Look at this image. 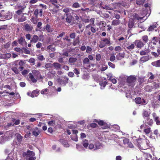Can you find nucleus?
<instances>
[{
  "instance_id": "nucleus-1",
  "label": "nucleus",
  "mask_w": 160,
  "mask_h": 160,
  "mask_svg": "<svg viewBox=\"0 0 160 160\" xmlns=\"http://www.w3.org/2000/svg\"><path fill=\"white\" fill-rule=\"evenodd\" d=\"M136 80L137 78L134 75H130L127 77L126 82L129 87L133 88L135 84Z\"/></svg>"
},
{
  "instance_id": "nucleus-2",
  "label": "nucleus",
  "mask_w": 160,
  "mask_h": 160,
  "mask_svg": "<svg viewBox=\"0 0 160 160\" xmlns=\"http://www.w3.org/2000/svg\"><path fill=\"white\" fill-rule=\"evenodd\" d=\"M35 153L32 151L28 150L27 152H23L22 156L23 157H26L29 158L28 160H35L36 158L35 156Z\"/></svg>"
},
{
  "instance_id": "nucleus-3",
  "label": "nucleus",
  "mask_w": 160,
  "mask_h": 160,
  "mask_svg": "<svg viewBox=\"0 0 160 160\" xmlns=\"http://www.w3.org/2000/svg\"><path fill=\"white\" fill-rule=\"evenodd\" d=\"M111 42L110 38H102L101 39V41L100 42L99 47L100 48L104 47L106 45H110Z\"/></svg>"
},
{
  "instance_id": "nucleus-4",
  "label": "nucleus",
  "mask_w": 160,
  "mask_h": 160,
  "mask_svg": "<svg viewBox=\"0 0 160 160\" xmlns=\"http://www.w3.org/2000/svg\"><path fill=\"white\" fill-rule=\"evenodd\" d=\"M57 81L61 85L65 86L68 82V78L65 76H62L57 79Z\"/></svg>"
},
{
  "instance_id": "nucleus-5",
  "label": "nucleus",
  "mask_w": 160,
  "mask_h": 160,
  "mask_svg": "<svg viewBox=\"0 0 160 160\" xmlns=\"http://www.w3.org/2000/svg\"><path fill=\"white\" fill-rule=\"evenodd\" d=\"M66 19V21L68 23H70L72 20V16L70 14L65 13L62 18V20Z\"/></svg>"
},
{
  "instance_id": "nucleus-6",
  "label": "nucleus",
  "mask_w": 160,
  "mask_h": 160,
  "mask_svg": "<svg viewBox=\"0 0 160 160\" xmlns=\"http://www.w3.org/2000/svg\"><path fill=\"white\" fill-rule=\"evenodd\" d=\"M135 102L136 104H141L142 105L146 104V101L144 99H141L140 97L135 98Z\"/></svg>"
},
{
  "instance_id": "nucleus-7",
  "label": "nucleus",
  "mask_w": 160,
  "mask_h": 160,
  "mask_svg": "<svg viewBox=\"0 0 160 160\" xmlns=\"http://www.w3.org/2000/svg\"><path fill=\"white\" fill-rule=\"evenodd\" d=\"M149 117H146L145 121H143V122L144 123H146L149 125L151 126L153 123V121L152 119H150Z\"/></svg>"
},
{
  "instance_id": "nucleus-8",
  "label": "nucleus",
  "mask_w": 160,
  "mask_h": 160,
  "mask_svg": "<svg viewBox=\"0 0 160 160\" xmlns=\"http://www.w3.org/2000/svg\"><path fill=\"white\" fill-rule=\"evenodd\" d=\"M51 8L49 10L51 12L52 14H57L58 12L59 11V8H57L54 6H51L50 7Z\"/></svg>"
},
{
  "instance_id": "nucleus-9",
  "label": "nucleus",
  "mask_w": 160,
  "mask_h": 160,
  "mask_svg": "<svg viewBox=\"0 0 160 160\" xmlns=\"http://www.w3.org/2000/svg\"><path fill=\"white\" fill-rule=\"evenodd\" d=\"M25 63V62L23 60H18L14 62V64L17 67L18 65L20 66H23Z\"/></svg>"
},
{
  "instance_id": "nucleus-10",
  "label": "nucleus",
  "mask_w": 160,
  "mask_h": 160,
  "mask_svg": "<svg viewBox=\"0 0 160 160\" xmlns=\"http://www.w3.org/2000/svg\"><path fill=\"white\" fill-rule=\"evenodd\" d=\"M18 42L20 45L22 46L27 43L24 37L22 36L18 38Z\"/></svg>"
},
{
  "instance_id": "nucleus-11",
  "label": "nucleus",
  "mask_w": 160,
  "mask_h": 160,
  "mask_svg": "<svg viewBox=\"0 0 160 160\" xmlns=\"http://www.w3.org/2000/svg\"><path fill=\"white\" fill-rule=\"evenodd\" d=\"M31 130H32V135L35 137H37L39 135L41 132L37 127L35 128L34 129H31Z\"/></svg>"
},
{
  "instance_id": "nucleus-12",
  "label": "nucleus",
  "mask_w": 160,
  "mask_h": 160,
  "mask_svg": "<svg viewBox=\"0 0 160 160\" xmlns=\"http://www.w3.org/2000/svg\"><path fill=\"white\" fill-rule=\"evenodd\" d=\"M135 45L138 48H141L144 45V44L140 40H136L135 42Z\"/></svg>"
},
{
  "instance_id": "nucleus-13",
  "label": "nucleus",
  "mask_w": 160,
  "mask_h": 160,
  "mask_svg": "<svg viewBox=\"0 0 160 160\" xmlns=\"http://www.w3.org/2000/svg\"><path fill=\"white\" fill-rule=\"evenodd\" d=\"M56 50L55 46L53 45H50L47 46V50L48 52H54Z\"/></svg>"
},
{
  "instance_id": "nucleus-14",
  "label": "nucleus",
  "mask_w": 160,
  "mask_h": 160,
  "mask_svg": "<svg viewBox=\"0 0 160 160\" xmlns=\"http://www.w3.org/2000/svg\"><path fill=\"white\" fill-rule=\"evenodd\" d=\"M134 25V21L132 18H130L129 19L128 22V27L131 29L133 28Z\"/></svg>"
},
{
  "instance_id": "nucleus-15",
  "label": "nucleus",
  "mask_w": 160,
  "mask_h": 160,
  "mask_svg": "<svg viewBox=\"0 0 160 160\" xmlns=\"http://www.w3.org/2000/svg\"><path fill=\"white\" fill-rule=\"evenodd\" d=\"M72 134H74V137H75V138H73V137H72V135L71 137L72 139V140L75 141H78V138L77 134L78 133V131L77 130L74 129L72 130Z\"/></svg>"
},
{
  "instance_id": "nucleus-16",
  "label": "nucleus",
  "mask_w": 160,
  "mask_h": 160,
  "mask_svg": "<svg viewBox=\"0 0 160 160\" xmlns=\"http://www.w3.org/2000/svg\"><path fill=\"white\" fill-rule=\"evenodd\" d=\"M39 38L38 36L34 35L33 36L32 38L30 40L31 43H35L37 42L39 40Z\"/></svg>"
},
{
  "instance_id": "nucleus-17",
  "label": "nucleus",
  "mask_w": 160,
  "mask_h": 160,
  "mask_svg": "<svg viewBox=\"0 0 160 160\" xmlns=\"http://www.w3.org/2000/svg\"><path fill=\"white\" fill-rule=\"evenodd\" d=\"M24 28L26 31L29 32H31L33 28L32 26L28 24L25 25Z\"/></svg>"
},
{
  "instance_id": "nucleus-18",
  "label": "nucleus",
  "mask_w": 160,
  "mask_h": 160,
  "mask_svg": "<svg viewBox=\"0 0 160 160\" xmlns=\"http://www.w3.org/2000/svg\"><path fill=\"white\" fill-rule=\"evenodd\" d=\"M28 76L29 78L31 80L33 83H35L37 82V79L35 78L32 74L31 73H29L28 74Z\"/></svg>"
},
{
  "instance_id": "nucleus-19",
  "label": "nucleus",
  "mask_w": 160,
  "mask_h": 160,
  "mask_svg": "<svg viewBox=\"0 0 160 160\" xmlns=\"http://www.w3.org/2000/svg\"><path fill=\"white\" fill-rule=\"evenodd\" d=\"M86 28L89 29L91 31V32L93 33H95L96 32V28L92 26L91 24L87 25L86 27Z\"/></svg>"
},
{
  "instance_id": "nucleus-20",
  "label": "nucleus",
  "mask_w": 160,
  "mask_h": 160,
  "mask_svg": "<svg viewBox=\"0 0 160 160\" xmlns=\"http://www.w3.org/2000/svg\"><path fill=\"white\" fill-rule=\"evenodd\" d=\"M39 90L37 89L32 91V93H30L31 94L30 96L32 98L34 97H37L39 94Z\"/></svg>"
},
{
  "instance_id": "nucleus-21",
  "label": "nucleus",
  "mask_w": 160,
  "mask_h": 160,
  "mask_svg": "<svg viewBox=\"0 0 160 160\" xmlns=\"http://www.w3.org/2000/svg\"><path fill=\"white\" fill-rule=\"evenodd\" d=\"M98 123L100 126H105V128H103V129L107 128L108 127V125L107 124L102 120H99Z\"/></svg>"
},
{
  "instance_id": "nucleus-22",
  "label": "nucleus",
  "mask_w": 160,
  "mask_h": 160,
  "mask_svg": "<svg viewBox=\"0 0 160 160\" xmlns=\"http://www.w3.org/2000/svg\"><path fill=\"white\" fill-rule=\"evenodd\" d=\"M53 66L54 67V68L58 70L61 69V65L57 62H54L53 64Z\"/></svg>"
},
{
  "instance_id": "nucleus-23",
  "label": "nucleus",
  "mask_w": 160,
  "mask_h": 160,
  "mask_svg": "<svg viewBox=\"0 0 160 160\" xmlns=\"http://www.w3.org/2000/svg\"><path fill=\"white\" fill-rule=\"evenodd\" d=\"M142 116L143 118L145 119L146 117H149L150 113L147 111L143 110L142 112Z\"/></svg>"
},
{
  "instance_id": "nucleus-24",
  "label": "nucleus",
  "mask_w": 160,
  "mask_h": 160,
  "mask_svg": "<svg viewBox=\"0 0 160 160\" xmlns=\"http://www.w3.org/2000/svg\"><path fill=\"white\" fill-rule=\"evenodd\" d=\"M59 142L65 147H68L69 145L68 144L67 141L64 139H60L59 140Z\"/></svg>"
},
{
  "instance_id": "nucleus-25",
  "label": "nucleus",
  "mask_w": 160,
  "mask_h": 160,
  "mask_svg": "<svg viewBox=\"0 0 160 160\" xmlns=\"http://www.w3.org/2000/svg\"><path fill=\"white\" fill-rule=\"evenodd\" d=\"M152 65L156 67H160V59L155 62H152Z\"/></svg>"
},
{
  "instance_id": "nucleus-26",
  "label": "nucleus",
  "mask_w": 160,
  "mask_h": 160,
  "mask_svg": "<svg viewBox=\"0 0 160 160\" xmlns=\"http://www.w3.org/2000/svg\"><path fill=\"white\" fill-rule=\"evenodd\" d=\"M125 54L124 53H119L116 55V58L118 60H120L124 57Z\"/></svg>"
},
{
  "instance_id": "nucleus-27",
  "label": "nucleus",
  "mask_w": 160,
  "mask_h": 160,
  "mask_svg": "<svg viewBox=\"0 0 160 160\" xmlns=\"http://www.w3.org/2000/svg\"><path fill=\"white\" fill-rule=\"evenodd\" d=\"M32 72L37 79L38 78V77L41 74L40 72L39 71L34 70L32 71Z\"/></svg>"
},
{
  "instance_id": "nucleus-28",
  "label": "nucleus",
  "mask_w": 160,
  "mask_h": 160,
  "mask_svg": "<svg viewBox=\"0 0 160 160\" xmlns=\"http://www.w3.org/2000/svg\"><path fill=\"white\" fill-rule=\"evenodd\" d=\"M150 52L149 48L145 49L144 50H142L140 52V54L141 55H144L147 54Z\"/></svg>"
},
{
  "instance_id": "nucleus-29",
  "label": "nucleus",
  "mask_w": 160,
  "mask_h": 160,
  "mask_svg": "<svg viewBox=\"0 0 160 160\" xmlns=\"http://www.w3.org/2000/svg\"><path fill=\"white\" fill-rule=\"evenodd\" d=\"M157 28L156 24L150 26L148 29V31L149 32L153 31L154 29Z\"/></svg>"
},
{
  "instance_id": "nucleus-30",
  "label": "nucleus",
  "mask_w": 160,
  "mask_h": 160,
  "mask_svg": "<svg viewBox=\"0 0 160 160\" xmlns=\"http://www.w3.org/2000/svg\"><path fill=\"white\" fill-rule=\"evenodd\" d=\"M79 38V36L77 37L72 42V44L75 46L77 44H78L80 42Z\"/></svg>"
},
{
  "instance_id": "nucleus-31",
  "label": "nucleus",
  "mask_w": 160,
  "mask_h": 160,
  "mask_svg": "<svg viewBox=\"0 0 160 160\" xmlns=\"http://www.w3.org/2000/svg\"><path fill=\"white\" fill-rule=\"evenodd\" d=\"M50 2L53 5V6L57 8H59V7L58 5V2L57 0H50Z\"/></svg>"
},
{
  "instance_id": "nucleus-32",
  "label": "nucleus",
  "mask_w": 160,
  "mask_h": 160,
  "mask_svg": "<svg viewBox=\"0 0 160 160\" xmlns=\"http://www.w3.org/2000/svg\"><path fill=\"white\" fill-rule=\"evenodd\" d=\"M120 21L118 20H113L112 22V25L114 26H116L120 24Z\"/></svg>"
},
{
  "instance_id": "nucleus-33",
  "label": "nucleus",
  "mask_w": 160,
  "mask_h": 160,
  "mask_svg": "<svg viewBox=\"0 0 160 160\" xmlns=\"http://www.w3.org/2000/svg\"><path fill=\"white\" fill-rule=\"evenodd\" d=\"M149 59L148 56H144L140 58V60L143 62H145Z\"/></svg>"
},
{
  "instance_id": "nucleus-34",
  "label": "nucleus",
  "mask_w": 160,
  "mask_h": 160,
  "mask_svg": "<svg viewBox=\"0 0 160 160\" xmlns=\"http://www.w3.org/2000/svg\"><path fill=\"white\" fill-rule=\"evenodd\" d=\"M160 39V38H159L156 37H153L152 38V40H154V42H153V44L154 45H156L157 43L159 41V39Z\"/></svg>"
},
{
  "instance_id": "nucleus-35",
  "label": "nucleus",
  "mask_w": 160,
  "mask_h": 160,
  "mask_svg": "<svg viewBox=\"0 0 160 160\" xmlns=\"http://www.w3.org/2000/svg\"><path fill=\"white\" fill-rule=\"evenodd\" d=\"M133 18L134 20H141L142 19V18L139 17V15L136 13H134L133 15Z\"/></svg>"
},
{
  "instance_id": "nucleus-36",
  "label": "nucleus",
  "mask_w": 160,
  "mask_h": 160,
  "mask_svg": "<svg viewBox=\"0 0 160 160\" xmlns=\"http://www.w3.org/2000/svg\"><path fill=\"white\" fill-rule=\"evenodd\" d=\"M53 67V64L51 63H46L44 66V68L47 70H49V68H52Z\"/></svg>"
},
{
  "instance_id": "nucleus-37",
  "label": "nucleus",
  "mask_w": 160,
  "mask_h": 160,
  "mask_svg": "<svg viewBox=\"0 0 160 160\" xmlns=\"http://www.w3.org/2000/svg\"><path fill=\"white\" fill-rule=\"evenodd\" d=\"M150 75L149 78V79L151 80H153L155 78L154 75L153 74L152 72H148V76Z\"/></svg>"
},
{
  "instance_id": "nucleus-38",
  "label": "nucleus",
  "mask_w": 160,
  "mask_h": 160,
  "mask_svg": "<svg viewBox=\"0 0 160 160\" xmlns=\"http://www.w3.org/2000/svg\"><path fill=\"white\" fill-rule=\"evenodd\" d=\"M142 39L145 43H146L148 41V37L147 35H145L142 37Z\"/></svg>"
},
{
  "instance_id": "nucleus-39",
  "label": "nucleus",
  "mask_w": 160,
  "mask_h": 160,
  "mask_svg": "<svg viewBox=\"0 0 160 160\" xmlns=\"http://www.w3.org/2000/svg\"><path fill=\"white\" fill-rule=\"evenodd\" d=\"M77 60L76 58L71 57L69 58L68 62L70 63H73L76 62Z\"/></svg>"
},
{
  "instance_id": "nucleus-40",
  "label": "nucleus",
  "mask_w": 160,
  "mask_h": 160,
  "mask_svg": "<svg viewBox=\"0 0 160 160\" xmlns=\"http://www.w3.org/2000/svg\"><path fill=\"white\" fill-rule=\"evenodd\" d=\"M25 8V7H21V9L18 10L16 12V13L18 14V15H20L22 14V12L23 10H24Z\"/></svg>"
},
{
  "instance_id": "nucleus-41",
  "label": "nucleus",
  "mask_w": 160,
  "mask_h": 160,
  "mask_svg": "<svg viewBox=\"0 0 160 160\" xmlns=\"http://www.w3.org/2000/svg\"><path fill=\"white\" fill-rule=\"evenodd\" d=\"M49 92V90L47 88H45L42 89L41 91V93L42 94H47Z\"/></svg>"
},
{
  "instance_id": "nucleus-42",
  "label": "nucleus",
  "mask_w": 160,
  "mask_h": 160,
  "mask_svg": "<svg viewBox=\"0 0 160 160\" xmlns=\"http://www.w3.org/2000/svg\"><path fill=\"white\" fill-rule=\"evenodd\" d=\"M12 70L16 74H18L19 73V71L18 70V68L17 67H13L11 68Z\"/></svg>"
},
{
  "instance_id": "nucleus-43",
  "label": "nucleus",
  "mask_w": 160,
  "mask_h": 160,
  "mask_svg": "<svg viewBox=\"0 0 160 160\" xmlns=\"http://www.w3.org/2000/svg\"><path fill=\"white\" fill-rule=\"evenodd\" d=\"M126 47L128 49L131 50L134 48H135V46L134 44H131L130 45H128Z\"/></svg>"
},
{
  "instance_id": "nucleus-44",
  "label": "nucleus",
  "mask_w": 160,
  "mask_h": 160,
  "mask_svg": "<svg viewBox=\"0 0 160 160\" xmlns=\"http://www.w3.org/2000/svg\"><path fill=\"white\" fill-rule=\"evenodd\" d=\"M145 1V0H137L136 4L138 5H143Z\"/></svg>"
},
{
  "instance_id": "nucleus-45",
  "label": "nucleus",
  "mask_w": 160,
  "mask_h": 160,
  "mask_svg": "<svg viewBox=\"0 0 160 160\" xmlns=\"http://www.w3.org/2000/svg\"><path fill=\"white\" fill-rule=\"evenodd\" d=\"M37 18H35L34 17H32L31 19V21L34 24H36L38 21V20Z\"/></svg>"
},
{
  "instance_id": "nucleus-46",
  "label": "nucleus",
  "mask_w": 160,
  "mask_h": 160,
  "mask_svg": "<svg viewBox=\"0 0 160 160\" xmlns=\"http://www.w3.org/2000/svg\"><path fill=\"white\" fill-rule=\"evenodd\" d=\"M17 139L18 142H21L22 139V137L19 134H18L17 135Z\"/></svg>"
},
{
  "instance_id": "nucleus-47",
  "label": "nucleus",
  "mask_w": 160,
  "mask_h": 160,
  "mask_svg": "<svg viewBox=\"0 0 160 160\" xmlns=\"http://www.w3.org/2000/svg\"><path fill=\"white\" fill-rule=\"evenodd\" d=\"M26 20V18L24 16H22V17L18 18V22H22L25 21Z\"/></svg>"
},
{
  "instance_id": "nucleus-48",
  "label": "nucleus",
  "mask_w": 160,
  "mask_h": 160,
  "mask_svg": "<svg viewBox=\"0 0 160 160\" xmlns=\"http://www.w3.org/2000/svg\"><path fill=\"white\" fill-rule=\"evenodd\" d=\"M46 29L48 32H51L52 30L51 29L50 26L49 24H47L46 27Z\"/></svg>"
},
{
  "instance_id": "nucleus-49",
  "label": "nucleus",
  "mask_w": 160,
  "mask_h": 160,
  "mask_svg": "<svg viewBox=\"0 0 160 160\" xmlns=\"http://www.w3.org/2000/svg\"><path fill=\"white\" fill-rule=\"evenodd\" d=\"M153 85L155 89H157L160 87V83H157L156 82H154L153 83Z\"/></svg>"
},
{
  "instance_id": "nucleus-50",
  "label": "nucleus",
  "mask_w": 160,
  "mask_h": 160,
  "mask_svg": "<svg viewBox=\"0 0 160 160\" xmlns=\"http://www.w3.org/2000/svg\"><path fill=\"white\" fill-rule=\"evenodd\" d=\"M90 61L89 59L87 58H85L83 61V63L84 64H88Z\"/></svg>"
},
{
  "instance_id": "nucleus-51",
  "label": "nucleus",
  "mask_w": 160,
  "mask_h": 160,
  "mask_svg": "<svg viewBox=\"0 0 160 160\" xmlns=\"http://www.w3.org/2000/svg\"><path fill=\"white\" fill-rule=\"evenodd\" d=\"M90 126L92 128H95L98 126V125L97 124L94 123H92L89 124Z\"/></svg>"
},
{
  "instance_id": "nucleus-52",
  "label": "nucleus",
  "mask_w": 160,
  "mask_h": 160,
  "mask_svg": "<svg viewBox=\"0 0 160 160\" xmlns=\"http://www.w3.org/2000/svg\"><path fill=\"white\" fill-rule=\"evenodd\" d=\"M150 129V127H149L147 128L144 129V131L146 134H148L151 132Z\"/></svg>"
},
{
  "instance_id": "nucleus-53",
  "label": "nucleus",
  "mask_w": 160,
  "mask_h": 160,
  "mask_svg": "<svg viewBox=\"0 0 160 160\" xmlns=\"http://www.w3.org/2000/svg\"><path fill=\"white\" fill-rule=\"evenodd\" d=\"M92 51V48L89 46H88L87 47L86 52L88 53H90Z\"/></svg>"
},
{
  "instance_id": "nucleus-54",
  "label": "nucleus",
  "mask_w": 160,
  "mask_h": 160,
  "mask_svg": "<svg viewBox=\"0 0 160 160\" xmlns=\"http://www.w3.org/2000/svg\"><path fill=\"white\" fill-rule=\"evenodd\" d=\"M34 15L36 18H38V15L39 14V10L38 9H36L34 12Z\"/></svg>"
},
{
  "instance_id": "nucleus-55",
  "label": "nucleus",
  "mask_w": 160,
  "mask_h": 160,
  "mask_svg": "<svg viewBox=\"0 0 160 160\" xmlns=\"http://www.w3.org/2000/svg\"><path fill=\"white\" fill-rule=\"evenodd\" d=\"M101 58V56L100 54L98 53L96 54V59L97 61H99Z\"/></svg>"
},
{
  "instance_id": "nucleus-56",
  "label": "nucleus",
  "mask_w": 160,
  "mask_h": 160,
  "mask_svg": "<svg viewBox=\"0 0 160 160\" xmlns=\"http://www.w3.org/2000/svg\"><path fill=\"white\" fill-rule=\"evenodd\" d=\"M28 62L30 63H32L33 65H34L35 63V59L33 58H31L29 60Z\"/></svg>"
},
{
  "instance_id": "nucleus-57",
  "label": "nucleus",
  "mask_w": 160,
  "mask_h": 160,
  "mask_svg": "<svg viewBox=\"0 0 160 160\" xmlns=\"http://www.w3.org/2000/svg\"><path fill=\"white\" fill-rule=\"evenodd\" d=\"M48 124L52 126H54V125H55V123L54 121L51 120L49 121L48 122Z\"/></svg>"
},
{
  "instance_id": "nucleus-58",
  "label": "nucleus",
  "mask_w": 160,
  "mask_h": 160,
  "mask_svg": "<svg viewBox=\"0 0 160 160\" xmlns=\"http://www.w3.org/2000/svg\"><path fill=\"white\" fill-rule=\"evenodd\" d=\"M108 64L109 66L113 68H115V65L114 64L112 63L111 62H108Z\"/></svg>"
},
{
  "instance_id": "nucleus-59",
  "label": "nucleus",
  "mask_w": 160,
  "mask_h": 160,
  "mask_svg": "<svg viewBox=\"0 0 160 160\" xmlns=\"http://www.w3.org/2000/svg\"><path fill=\"white\" fill-rule=\"evenodd\" d=\"M29 72V70H24L22 72V74L24 75L27 74Z\"/></svg>"
},
{
  "instance_id": "nucleus-60",
  "label": "nucleus",
  "mask_w": 160,
  "mask_h": 160,
  "mask_svg": "<svg viewBox=\"0 0 160 160\" xmlns=\"http://www.w3.org/2000/svg\"><path fill=\"white\" fill-rule=\"evenodd\" d=\"M38 59L40 61H43L45 59L43 56L42 55L38 56Z\"/></svg>"
},
{
  "instance_id": "nucleus-61",
  "label": "nucleus",
  "mask_w": 160,
  "mask_h": 160,
  "mask_svg": "<svg viewBox=\"0 0 160 160\" xmlns=\"http://www.w3.org/2000/svg\"><path fill=\"white\" fill-rule=\"evenodd\" d=\"M76 37V33L75 32H72L70 34V37L72 39H74Z\"/></svg>"
},
{
  "instance_id": "nucleus-62",
  "label": "nucleus",
  "mask_w": 160,
  "mask_h": 160,
  "mask_svg": "<svg viewBox=\"0 0 160 160\" xmlns=\"http://www.w3.org/2000/svg\"><path fill=\"white\" fill-rule=\"evenodd\" d=\"M42 46V44L40 42H38L36 45V47L37 48H40Z\"/></svg>"
},
{
  "instance_id": "nucleus-63",
  "label": "nucleus",
  "mask_w": 160,
  "mask_h": 160,
  "mask_svg": "<svg viewBox=\"0 0 160 160\" xmlns=\"http://www.w3.org/2000/svg\"><path fill=\"white\" fill-rule=\"evenodd\" d=\"M115 56L114 55H112L110 57V60L111 62H113L115 60Z\"/></svg>"
},
{
  "instance_id": "nucleus-64",
  "label": "nucleus",
  "mask_w": 160,
  "mask_h": 160,
  "mask_svg": "<svg viewBox=\"0 0 160 160\" xmlns=\"http://www.w3.org/2000/svg\"><path fill=\"white\" fill-rule=\"evenodd\" d=\"M73 72L77 75H78L80 73L78 69L75 68L73 70Z\"/></svg>"
}]
</instances>
